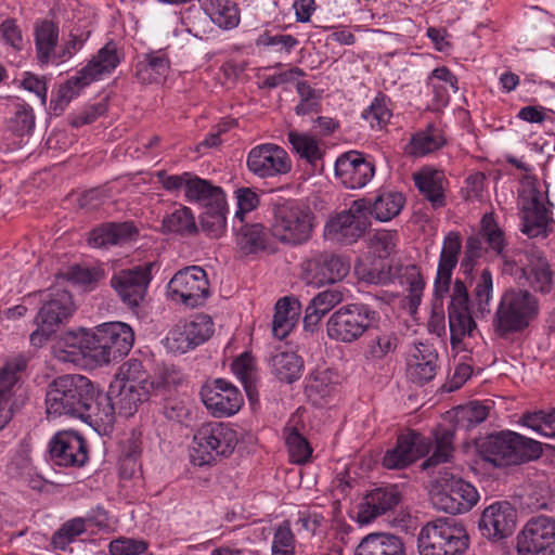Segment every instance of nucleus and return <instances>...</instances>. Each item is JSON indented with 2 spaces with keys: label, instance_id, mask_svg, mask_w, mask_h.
I'll return each mask as SVG.
<instances>
[{
  "label": "nucleus",
  "instance_id": "obj_21",
  "mask_svg": "<svg viewBox=\"0 0 555 555\" xmlns=\"http://www.w3.org/2000/svg\"><path fill=\"white\" fill-rule=\"evenodd\" d=\"M247 167L259 178H275L287 175L292 170V159L280 145L263 143L249 151Z\"/></svg>",
  "mask_w": 555,
  "mask_h": 555
},
{
  "label": "nucleus",
  "instance_id": "obj_60",
  "mask_svg": "<svg viewBox=\"0 0 555 555\" xmlns=\"http://www.w3.org/2000/svg\"><path fill=\"white\" fill-rule=\"evenodd\" d=\"M286 446L293 463L304 464L308 461L311 448L308 440L296 428L289 429L286 436Z\"/></svg>",
  "mask_w": 555,
  "mask_h": 555
},
{
  "label": "nucleus",
  "instance_id": "obj_24",
  "mask_svg": "<svg viewBox=\"0 0 555 555\" xmlns=\"http://www.w3.org/2000/svg\"><path fill=\"white\" fill-rule=\"evenodd\" d=\"M27 367L24 356L17 354L5 360L0 367V430L13 415L12 399Z\"/></svg>",
  "mask_w": 555,
  "mask_h": 555
},
{
  "label": "nucleus",
  "instance_id": "obj_47",
  "mask_svg": "<svg viewBox=\"0 0 555 555\" xmlns=\"http://www.w3.org/2000/svg\"><path fill=\"white\" fill-rule=\"evenodd\" d=\"M272 369L280 380L293 383L301 375L302 361L294 352H280L272 358Z\"/></svg>",
  "mask_w": 555,
  "mask_h": 555
},
{
  "label": "nucleus",
  "instance_id": "obj_29",
  "mask_svg": "<svg viewBox=\"0 0 555 555\" xmlns=\"http://www.w3.org/2000/svg\"><path fill=\"white\" fill-rule=\"evenodd\" d=\"M438 356L431 347L418 344L411 348L406 358V376L417 385L431 380L437 373Z\"/></svg>",
  "mask_w": 555,
  "mask_h": 555
},
{
  "label": "nucleus",
  "instance_id": "obj_40",
  "mask_svg": "<svg viewBox=\"0 0 555 555\" xmlns=\"http://www.w3.org/2000/svg\"><path fill=\"white\" fill-rule=\"evenodd\" d=\"M162 228L165 233L178 235H190L197 231L193 211L183 205L164 216Z\"/></svg>",
  "mask_w": 555,
  "mask_h": 555
},
{
  "label": "nucleus",
  "instance_id": "obj_18",
  "mask_svg": "<svg viewBox=\"0 0 555 555\" xmlns=\"http://www.w3.org/2000/svg\"><path fill=\"white\" fill-rule=\"evenodd\" d=\"M517 555H555V519H530L517 535Z\"/></svg>",
  "mask_w": 555,
  "mask_h": 555
},
{
  "label": "nucleus",
  "instance_id": "obj_55",
  "mask_svg": "<svg viewBox=\"0 0 555 555\" xmlns=\"http://www.w3.org/2000/svg\"><path fill=\"white\" fill-rule=\"evenodd\" d=\"M9 127L17 135L28 134L35 128V115L33 108L25 102H16Z\"/></svg>",
  "mask_w": 555,
  "mask_h": 555
},
{
  "label": "nucleus",
  "instance_id": "obj_42",
  "mask_svg": "<svg viewBox=\"0 0 555 555\" xmlns=\"http://www.w3.org/2000/svg\"><path fill=\"white\" fill-rule=\"evenodd\" d=\"M446 144V138L440 129L433 126L412 135L410 141V154L425 156L434 153Z\"/></svg>",
  "mask_w": 555,
  "mask_h": 555
},
{
  "label": "nucleus",
  "instance_id": "obj_25",
  "mask_svg": "<svg viewBox=\"0 0 555 555\" xmlns=\"http://www.w3.org/2000/svg\"><path fill=\"white\" fill-rule=\"evenodd\" d=\"M401 498L402 494L397 485L375 488L357 505L353 518L360 525H367L392 511L400 503Z\"/></svg>",
  "mask_w": 555,
  "mask_h": 555
},
{
  "label": "nucleus",
  "instance_id": "obj_33",
  "mask_svg": "<svg viewBox=\"0 0 555 555\" xmlns=\"http://www.w3.org/2000/svg\"><path fill=\"white\" fill-rule=\"evenodd\" d=\"M353 555H405L404 543L396 534L373 532L360 541Z\"/></svg>",
  "mask_w": 555,
  "mask_h": 555
},
{
  "label": "nucleus",
  "instance_id": "obj_63",
  "mask_svg": "<svg viewBox=\"0 0 555 555\" xmlns=\"http://www.w3.org/2000/svg\"><path fill=\"white\" fill-rule=\"evenodd\" d=\"M287 137L292 152L307 160V163L312 164V135L309 132L292 129Z\"/></svg>",
  "mask_w": 555,
  "mask_h": 555
},
{
  "label": "nucleus",
  "instance_id": "obj_22",
  "mask_svg": "<svg viewBox=\"0 0 555 555\" xmlns=\"http://www.w3.org/2000/svg\"><path fill=\"white\" fill-rule=\"evenodd\" d=\"M335 178L346 189L364 188L375 175V166L370 156L351 150L340 154L334 164Z\"/></svg>",
  "mask_w": 555,
  "mask_h": 555
},
{
  "label": "nucleus",
  "instance_id": "obj_23",
  "mask_svg": "<svg viewBox=\"0 0 555 555\" xmlns=\"http://www.w3.org/2000/svg\"><path fill=\"white\" fill-rule=\"evenodd\" d=\"M50 460L63 467H81L88 461L85 439L72 430L56 433L49 442Z\"/></svg>",
  "mask_w": 555,
  "mask_h": 555
},
{
  "label": "nucleus",
  "instance_id": "obj_26",
  "mask_svg": "<svg viewBox=\"0 0 555 555\" xmlns=\"http://www.w3.org/2000/svg\"><path fill=\"white\" fill-rule=\"evenodd\" d=\"M517 513L506 501L494 502L487 506L479 520L481 534L489 540L499 541L509 537L516 528Z\"/></svg>",
  "mask_w": 555,
  "mask_h": 555
},
{
  "label": "nucleus",
  "instance_id": "obj_48",
  "mask_svg": "<svg viewBox=\"0 0 555 555\" xmlns=\"http://www.w3.org/2000/svg\"><path fill=\"white\" fill-rule=\"evenodd\" d=\"M350 270V263L343 257L331 255L318 267L314 273L315 283H331L343 280Z\"/></svg>",
  "mask_w": 555,
  "mask_h": 555
},
{
  "label": "nucleus",
  "instance_id": "obj_56",
  "mask_svg": "<svg viewBox=\"0 0 555 555\" xmlns=\"http://www.w3.org/2000/svg\"><path fill=\"white\" fill-rule=\"evenodd\" d=\"M399 338L392 332H386L372 338L367 344V358L382 360L396 351Z\"/></svg>",
  "mask_w": 555,
  "mask_h": 555
},
{
  "label": "nucleus",
  "instance_id": "obj_13",
  "mask_svg": "<svg viewBox=\"0 0 555 555\" xmlns=\"http://www.w3.org/2000/svg\"><path fill=\"white\" fill-rule=\"evenodd\" d=\"M92 333V361L107 364L127 354L134 343L133 330L124 322H107L95 327Z\"/></svg>",
  "mask_w": 555,
  "mask_h": 555
},
{
  "label": "nucleus",
  "instance_id": "obj_6",
  "mask_svg": "<svg viewBox=\"0 0 555 555\" xmlns=\"http://www.w3.org/2000/svg\"><path fill=\"white\" fill-rule=\"evenodd\" d=\"M354 272L358 278L370 284L388 285L398 281L400 285H406L410 305L417 307L421 304L425 282L420 268L415 264H389L370 261L369 258H361L354 264Z\"/></svg>",
  "mask_w": 555,
  "mask_h": 555
},
{
  "label": "nucleus",
  "instance_id": "obj_14",
  "mask_svg": "<svg viewBox=\"0 0 555 555\" xmlns=\"http://www.w3.org/2000/svg\"><path fill=\"white\" fill-rule=\"evenodd\" d=\"M370 202L354 201L348 210L337 214L324 225L325 240L339 243H356L370 227Z\"/></svg>",
  "mask_w": 555,
  "mask_h": 555
},
{
  "label": "nucleus",
  "instance_id": "obj_8",
  "mask_svg": "<svg viewBox=\"0 0 555 555\" xmlns=\"http://www.w3.org/2000/svg\"><path fill=\"white\" fill-rule=\"evenodd\" d=\"M539 301L528 291L508 289L500 299L493 326L500 335L520 332L539 314Z\"/></svg>",
  "mask_w": 555,
  "mask_h": 555
},
{
  "label": "nucleus",
  "instance_id": "obj_52",
  "mask_svg": "<svg viewBox=\"0 0 555 555\" xmlns=\"http://www.w3.org/2000/svg\"><path fill=\"white\" fill-rule=\"evenodd\" d=\"M182 324L194 348L204 344L214 334V322L207 314H196Z\"/></svg>",
  "mask_w": 555,
  "mask_h": 555
},
{
  "label": "nucleus",
  "instance_id": "obj_11",
  "mask_svg": "<svg viewBox=\"0 0 555 555\" xmlns=\"http://www.w3.org/2000/svg\"><path fill=\"white\" fill-rule=\"evenodd\" d=\"M376 317V311L367 305H346L330 317L326 324L327 335L337 341L353 343L363 336Z\"/></svg>",
  "mask_w": 555,
  "mask_h": 555
},
{
  "label": "nucleus",
  "instance_id": "obj_43",
  "mask_svg": "<svg viewBox=\"0 0 555 555\" xmlns=\"http://www.w3.org/2000/svg\"><path fill=\"white\" fill-rule=\"evenodd\" d=\"M405 199L399 192H384L379 194L373 205L370 204V214L382 222L395 218L403 208Z\"/></svg>",
  "mask_w": 555,
  "mask_h": 555
},
{
  "label": "nucleus",
  "instance_id": "obj_4",
  "mask_svg": "<svg viewBox=\"0 0 555 555\" xmlns=\"http://www.w3.org/2000/svg\"><path fill=\"white\" fill-rule=\"evenodd\" d=\"M237 442V433L230 424L215 421L204 423L193 435L190 461L199 467L214 465L218 459L231 455Z\"/></svg>",
  "mask_w": 555,
  "mask_h": 555
},
{
  "label": "nucleus",
  "instance_id": "obj_54",
  "mask_svg": "<svg viewBox=\"0 0 555 555\" xmlns=\"http://www.w3.org/2000/svg\"><path fill=\"white\" fill-rule=\"evenodd\" d=\"M453 438L452 431L443 429L436 434V448L430 457L424 463L423 467L435 466L440 463L449 462L453 453Z\"/></svg>",
  "mask_w": 555,
  "mask_h": 555
},
{
  "label": "nucleus",
  "instance_id": "obj_36",
  "mask_svg": "<svg viewBox=\"0 0 555 555\" xmlns=\"http://www.w3.org/2000/svg\"><path fill=\"white\" fill-rule=\"evenodd\" d=\"M59 26L51 21H42L35 27V46L38 60L43 63L59 64L56 52L59 44Z\"/></svg>",
  "mask_w": 555,
  "mask_h": 555
},
{
  "label": "nucleus",
  "instance_id": "obj_53",
  "mask_svg": "<svg viewBox=\"0 0 555 555\" xmlns=\"http://www.w3.org/2000/svg\"><path fill=\"white\" fill-rule=\"evenodd\" d=\"M88 527L82 517H75L64 522L54 533L52 544L56 550L65 551L79 535L85 533Z\"/></svg>",
  "mask_w": 555,
  "mask_h": 555
},
{
  "label": "nucleus",
  "instance_id": "obj_3",
  "mask_svg": "<svg viewBox=\"0 0 555 555\" xmlns=\"http://www.w3.org/2000/svg\"><path fill=\"white\" fill-rule=\"evenodd\" d=\"M478 451L493 466L507 467L538 459L542 454V446L518 433L502 430L483 439Z\"/></svg>",
  "mask_w": 555,
  "mask_h": 555
},
{
  "label": "nucleus",
  "instance_id": "obj_16",
  "mask_svg": "<svg viewBox=\"0 0 555 555\" xmlns=\"http://www.w3.org/2000/svg\"><path fill=\"white\" fill-rule=\"evenodd\" d=\"M521 232L528 237H545L552 231L553 219L545 207L543 193L534 183H528L520 193Z\"/></svg>",
  "mask_w": 555,
  "mask_h": 555
},
{
  "label": "nucleus",
  "instance_id": "obj_10",
  "mask_svg": "<svg viewBox=\"0 0 555 555\" xmlns=\"http://www.w3.org/2000/svg\"><path fill=\"white\" fill-rule=\"evenodd\" d=\"M75 311V305L69 292L61 288H50L36 321L37 330L30 335V343L41 347L56 327L68 321Z\"/></svg>",
  "mask_w": 555,
  "mask_h": 555
},
{
  "label": "nucleus",
  "instance_id": "obj_17",
  "mask_svg": "<svg viewBox=\"0 0 555 555\" xmlns=\"http://www.w3.org/2000/svg\"><path fill=\"white\" fill-rule=\"evenodd\" d=\"M151 390L147 389V386H125L119 382H112L107 395L99 393L100 405L104 404L101 410L103 417L101 422L111 423L115 411L125 417L132 416L139 405L147 400Z\"/></svg>",
  "mask_w": 555,
  "mask_h": 555
},
{
  "label": "nucleus",
  "instance_id": "obj_20",
  "mask_svg": "<svg viewBox=\"0 0 555 555\" xmlns=\"http://www.w3.org/2000/svg\"><path fill=\"white\" fill-rule=\"evenodd\" d=\"M152 268L153 263L146 262L114 273L111 285L125 305L135 308L142 302L152 280Z\"/></svg>",
  "mask_w": 555,
  "mask_h": 555
},
{
  "label": "nucleus",
  "instance_id": "obj_57",
  "mask_svg": "<svg viewBox=\"0 0 555 555\" xmlns=\"http://www.w3.org/2000/svg\"><path fill=\"white\" fill-rule=\"evenodd\" d=\"M60 276L86 289L92 288L93 285L100 280L101 271L94 268L75 264L67 268L60 274Z\"/></svg>",
  "mask_w": 555,
  "mask_h": 555
},
{
  "label": "nucleus",
  "instance_id": "obj_64",
  "mask_svg": "<svg viewBox=\"0 0 555 555\" xmlns=\"http://www.w3.org/2000/svg\"><path fill=\"white\" fill-rule=\"evenodd\" d=\"M459 422L466 428L474 427L482 423L488 417V408L479 402H470L465 406H460L456 411Z\"/></svg>",
  "mask_w": 555,
  "mask_h": 555
},
{
  "label": "nucleus",
  "instance_id": "obj_45",
  "mask_svg": "<svg viewBox=\"0 0 555 555\" xmlns=\"http://www.w3.org/2000/svg\"><path fill=\"white\" fill-rule=\"evenodd\" d=\"M113 382H119L125 384V386H147V389H153V383L150 380L142 362L138 359H129L124 362L119 366Z\"/></svg>",
  "mask_w": 555,
  "mask_h": 555
},
{
  "label": "nucleus",
  "instance_id": "obj_19",
  "mask_svg": "<svg viewBox=\"0 0 555 555\" xmlns=\"http://www.w3.org/2000/svg\"><path fill=\"white\" fill-rule=\"evenodd\" d=\"M202 401L214 417H230L244 404V397L232 383L217 378L207 382L201 389Z\"/></svg>",
  "mask_w": 555,
  "mask_h": 555
},
{
  "label": "nucleus",
  "instance_id": "obj_61",
  "mask_svg": "<svg viewBox=\"0 0 555 555\" xmlns=\"http://www.w3.org/2000/svg\"><path fill=\"white\" fill-rule=\"evenodd\" d=\"M149 548V543L143 539L120 537L109 542V555H141Z\"/></svg>",
  "mask_w": 555,
  "mask_h": 555
},
{
  "label": "nucleus",
  "instance_id": "obj_44",
  "mask_svg": "<svg viewBox=\"0 0 555 555\" xmlns=\"http://www.w3.org/2000/svg\"><path fill=\"white\" fill-rule=\"evenodd\" d=\"M234 228L237 229L236 243L244 253H256L267 247V233L261 224H242L237 228L234 223Z\"/></svg>",
  "mask_w": 555,
  "mask_h": 555
},
{
  "label": "nucleus",
  "instance_id": "obj_37",
  "mask_svg": "<svg viewBox=\"0 0 555 555\" xmlns=\"http://www.w3.org/2000/svg\"><path fill=\"white\" fill-rule=\"evenodd\" d=\"M301 305L294 297H283L275 304V313L272 324L274 337L282 340L294 328L299 320Z\"/></svg>",
  "mask_w": 555,
  "mask_h": 555
},
{
  "label": "nucleus",
  "instance_id": "obj_31",
  "mask_svg": "<svg viewBox=\"0 0 555 555\" xmlns=\"http://www.w3.org/2000/svg\"><path fill=\"white\" fill-rule=\"evenodd\" d=\"M184 198L186 202L199 205L205 209H224L227 203L225 194L220 186L196 175L193 176Z\"/></svg>",
  "mask_w": 555,
  "mask_h": 555
},
{
  "label": "nucleus",
  "instance_id": "obj_27",
  "mask_svg": "<svg viewBox=\"0 0 555 555\" xmlns=\"http://www.w3.org/2000/svg\"><path fill=\"white\" fill-rule=\"evenodd\" d=\"M430 448L428 438L416 431H410L398 437L396 447L384 455L383 465L388 469L403 468L427 455Z\"/></svg>",
  "mask_w": 555,
  "mask_h": 555
},
{
  "label": "nucleus",
  "instance_id": "obj_1",
  "mask_svg": "<svg viewBox=\"0 0 555 555\" xmlns=\"http://www.w3.org/2000/svg\"><path fill=\"white\" fill-rule=\"evenodd\" d=\"M461 248V235L454 231L449 232L442 242L433 289L436 299L444 298L450 291L448 319L453 349H461L463 339L466 336H472L476 328L470 298L465 283L461 280H455L450 289L451 278L459 262Z\"/></svg>",
  "mask_w": 555,
  "mask_h": 555
},
{
  "label": "nucleus",
  "instance_id": "obj_38",
  "mask_svg": "<svg viewBox=\"0 0 555 555\" xmlns=\"http://www.w3.org/2000/svg\"><path fill=\"white\" fill-rule=\"evenodd\" d=\"M473 284V306L476 314L481 317L490 313V305L493 297V276L492 272L485 268L478 274L472 278Z\"/></svg>",
  "mask_w": 555,
  "mask_h": 555
},
{
  "label": "nucleus",
  "instance_id": "obj_15",
  "mask_svg": "<svg viewBox=\"0 0 555 555\" xmlns=\"http://www.w3.org/2000/svg\"><path fill=\"white\" fill-rule=\"evenodd\" d=\"M168 297L189 308L205 302L209 296V282L204 269L197 266L178 271L167 285Z\"/></svg>",
  "mask_w": 555,
  "mask_h": 555
},
{
  "label": "nucleus",
  "instance_id": "obj_28",
  "mask_svg": "<svg viewBox=\"0 0 555 555\" xmlns=\"http://www.w3.org/2000/svg\"><path fill=\"white\" fill-rule=\"evenodd\" d=\"M53 357L61 362L79 363L93 354L92 333L85 328L59 335L52 345Z\"/></svg>",
  "mask_w": 555,
  "mask_h": 555
},
{
  "label": "nucleus",
  "instance_id": "obj_7",
  "mask_svg": "<svg viewBox=\"0 0 555 555\" xmlns=\"http://www.w3.org/2000/svg\"><path fill=\"white\" fill-rule=\"evenodd\" d=\"M468 546L466 529L454 520L438 518L429 521L417 534L420 555H463Z\"/></svg>",
  "mask_w": 555,
  "mask_h": 555
},
{
  "label": "nucleus",
  "instance_id": "obj_59",
  "mask_svg": "<svg viewBox=\"0 0 555 555\" xmlns=\"http://www.w3.org/2000/svg\"><path fill=\"white\" fill-rule=\"evenodd\" d=\"M165 348L176 354L186 353L195 349L182 323L175 325L163 340Z\"/></svg>",
  "mask_w": 555,
  "mask_h": 555
},
{
  "label": "nucleus",
  "instance_id": "obj_58",
  "mask_svg": "<svg viewBox=\"0 0 555 555\" xmlns=\"http://www.w3.org/2000/svg\"><path fill=\"white\" fill-rule=\"evenodd\" d=\"M480 234L495 254L499 255L503 251L505 246L504 233L496 224L492 214H486L482 217Z\"/></svg>",
  "mask_w": 555,
  "mask_h": 555
},
{
  "label": "nucleus",
  "instance_id": "obj_50",
  "mask_svg": "<svg viewBox=\"0 0 555 555\" xmlns=\"http://www.w3.org/2000/svg\"><path fill=\"white\" fill-rule=\"evenodd\" d=\"M390 100L383 93H378L370 106L363 111L362 117L374 130H382L389 122L392 112L389 107Z\"/></svg>",
  "mask_w": 555,
  "mask_h": 555
},
{
  "label": "nucleus",
  "instance_id": "obj_34",
  "mask_svg": "<svg viewBox=\"0 0 555 555\" xmlns=\"http://www.w3.org/2000/svg\"><path fill=\"white\" fill-rule=\"evenodd\" d=\"M413 179L418 191L430 202L434 208L444 206L447 179L443 171L425 167L414 173Z\"/></svg>",
  "mask_w": 555,
  "mask_h": 555
},
{
  "label": "nucleus",
  "instance_id": "obj_30",
  "mask_svg": "<svg viewBox=\"0 0 555 555\" xmlns=\"http://www.w3.org/2000/svg\"><path fill=\"white\" fill-rule=\"evenodd\" d=\"M302 75L299 68H285L271 74H264L261 87L275 88L284 83L296 82L300 101L296 105L295 112L299 116H305L312 112V89L309 83L299 80Z\"/></svg>",
  "mask_w": 555,
  "mask_h": 555
},
{
  "label": "nucleus",
  "instance_id": "obj_32",
  "mask_svg": "<svg viewBox=\"0 0 555 555\" xmlns=\"http://www.w3.org/2000/svg\"><path fill=\"white\" fill-rule=\"evenodd\" d=\"M137 229L130 222L106 223L93 229L88 236V243L95 248H106L126 244L137 236Z\"/></svg>",
  "mask_w": 555,
  "mask_h": 555
},
{
  "label": "nucleus",
  "instance_id": "obj_2",
  "mask_svg": "<svg viewBox=\"0 0 555 555\" xmlns=\"http://www.w3.org/2000/svg\"><path fill=\"white\" fill-rule=\"evenodd\" d=\"M46 408L48 415L53 417L65 415L103 421L99 390L88 377L79 374L55 378L48 388Z\"/></svg>",
  "mask_w": 555,
  "mask_h": 555
},
{
  "label": "nucleus",
  "instance_id": "obj_35",
  "mask_svg": "<svg viewBox=\"0 0 555 555\" xmlns=\"http://www.w3.org/2000/svg\"><path fill=\"white\" fill-rule=\"evenodd\" d=\"M425 85L433 94L436 107L447 106L451 93L459 91L457 78L447 66H439L433 69L426 77Z\"/></svg>",
  "mask_w": 555,
  "mask_h": 555
},
{
  "label": "nucleus",
  "instance_id": "obj_41",
  "mask_svg": "<svg viewBox=\"0 0 555 555\" xmlns=\"http://www.w3.org/2000/svg\"><path fill=\"white\" fill-rule=\"evenodd\" d=\"M205 11L212 23L223 29H232L240 23L236 4L231 0H208Z\"/></svg>",
  "mask_w": 555,
  "mask_h": 555
},
{
  "label": "nucleus",
  "instance_id": "obj_39",
  "mask_svg": "<svg viewBox=\"0 0 555 555\" xmlns=\"http://www.w3.org/2000/svg\"><path fill=\"white\" fill-rule=\"evenodd\" d=\"M170 67L169 59L163 50L147 53L137 66L138 78L142 82H159L166 77Z\"/></svg>",
  "mask_w": 555,
  "mask_h": 555
},
{
  "label": "nucleus",
  "instance_id": "obj_49",
  "mask_svg": "<svg viewBox=\"0 0 555 555\" xmlns=\"http://www.w3.org/2000/svg\"><path fill=\"white\" fill-rule=\"evenodd\" d=\"M400 236L397 230H376L369 238L370 250L379 259H386L398 250Z\"/></svg>",
  "mask_w": 555,
  "mask_h": 555
},
{
  "label": "nucleus",
  "instance_id": "obj_5",
  "mask_svg": "<svg viewBox=\"0 0 555 555\" xmlns=\"http://www.w3.org/2000/svg\"><path fill=\"white\" fill-rule=\"evenodd\" d=\"M122 59L124 53L119 44L113 40L108 41L86 66L60 86L56 105L63 109L90 83L114 72Z\"/></svg>",
  "mask_w": 555,
  "mask_h": 555
},
{
  "label": "nucleus",
  "instance_id": "obj_9",
  "mask_svg": "<svg viewBox=\"0 0 555 555\" xmlns=\"http://www.w3.org/2000/svg\"><path fill=\"white\" fill-rule=\"evenodd\" d=\"M435 508L449 514L469 512L479 501L477 489L469 482L444 473L430 491Z\"/></svg>",
  "mask_w": 555,
  "mask_h": 555
},
{
  "label": "nucleus",
  "instance_id": "obj_62",
  "mask_svg": "<svg viewBox=\"0 0 555 555\" xmlns=\"http://www.w3.org/2000/svg\"><path fill=\"white\" fill-rule=\"evenodd\" d=\"M271 552L272 555H295L294 535L287 522L275 529Z\"/></svg>",
  "mask_w": 555,
  "mask_h": 555
},
{
  "label": "nucleus",
  "instance_id": "obj_46",
  "mask_svg": "<svg viewBox=\"0 0 555 555\" xmlns=\"http://www.w3.org/2000/svg\"><path fill=\"white\" fill-rule=\"evenodd\" d=\"M524 275L535 292L548 294L553 288V273L548 262L543 258H537L524 269Z\"/></svg>",
  "mask_w": 555,
  "mask_h": 555
},
{
  "label": "nucleus",
  "instance_id": "obj_12",
  "mask_svg": "<svg viewBox=\"0 0 555 555\" xmlns=\"http://www.w3.org/2000/svg\"><path fill=\"white\" fill-rule=\"evenodd\" d=\"M312 230V212L308 204L291 202L276 208L272 234L282 243L307 242Z\"/></svg>",
  "mask_w": 555,
  "mask_h": 555
},
{
  "label": "nucleus",
  "instance_id": "obj_51",
  "mask_svg": "<svg viewBox=\"0 0 555 555\" xmlns=\"http://www.w3.org/2000/svg\"><path fill=\"white\" fill-rule=\"evenodd\" d=\"M520 424L539 436L555 438V408L550 412L526 413L521 416Z\"/></svg>",
  "mask_w": 555,
  "mask_h": 555
}]
</instances>
